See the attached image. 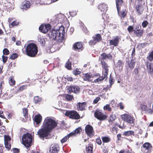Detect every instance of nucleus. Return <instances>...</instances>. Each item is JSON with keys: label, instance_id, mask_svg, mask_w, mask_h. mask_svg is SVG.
Listing matches in <instances>:
<instances>
[{"label": "nucleus", "instance_id": "nucleus-1", "mask_svg": "<svg viewBox=\"0 0 153 153\" xmlns=\"http://www.w3.org/2000/svg\"><path fill=\"white\" fill-rule=\"evenodd\" d=\"M57 125V123L55 120L50 117H47L43 123L42 128L38 131V134L40 137H45Z\"/></svg>", "mask_w": 153, "mask_h": 153}, {"label": "nucleus", "instance_id": "nucleus-2", "mask_svg": "<svg viewBox=\"0 0 153 153\" xmlns=\"http://www.w3.org/2000/svg\"><path fill=\"white\" fill-rule=\"evenodd\" d=\"M65 32L64 28L61 26L59 27L58 29H53L49 33L50 38L56 41L58 47H61L65 39Z\"/></svg>", "mask_w": 153, "mask_h": 153}, {"label": "nucleus", "instance_id": "nucleus-3", "mask_svg": "<svg viewBox=\"0 0 153 153\" xmlns=\"http://www.w3.org/2000/svg\"><path fill=\"white\" fill-rule=\"evenodd\" d=\"M26 52L27 55L34 57L36 56L38 52L37 47L36 45L31 43L28 45L26 48Z\"/></svg>", "mask_w": 153, "mask_h": 153}, {"label": "nucleus", "instance_id": "nucleus-4", "mask_svg": "<svg viewBox=\"0 0 153 153\" xmlns=\"http://www.w3.org/2000/svg\"><path fill=\"white\" fill-rule=\"evenodd\" d=\"M32 140V135L28 133H26L22 137V143L26 148L31 146Z\"/></svg>", "mask_w": 153, "mask_h": 153}, {"label": "nucleus", "instance_id": "nucleus-5", "mask_svg": "<svg viewBox=\"0 0 153 153\" xmlns=\"http://www.w3.org/2000/svg\"><path fill=\"white\" fill-rule=\"evenodd\" d=\"M65 115L72 119H78L80 118L79 114L75 111H66Z\"/></svg>", "mask_w": 153, "mask_h": 153}, {"label": "nucleus", "instance_id": "nucleus-6", "mask_svg": "<svg viewBox=\"0 0 153 153\" xmlns=\"http://www.w3.org/2000/svg\"><path fill=\"white\" fill-rule=\"evenodd\" d=\"M122 119L126 122L129 124H134V119L131 115L125 114L121 116Z\"/></svg>", "mask_w": 153, "mask_h": 153}, {"label": "nucleus", "instance_id": "nucleus-7", "mask_svg": "<svg viewBox=\"0 0 153 153\" xmlns=\"http://www.w3.org/2000/svg\"><path fill=\"white\" fill-rule=\"evenodd\" d=\"M152 148L151 144L148 142L145 143L141 147V150L144 153H150Z\"/></svg>", "mask_w": 153, "mask_h": 153}, {"label": "nucleus", "instance_id": "nucleus-8", "mask_svg": "<svg viewBox=\"0 0 153 153\" xmlns=\"http://www.w3.org/2000/svg\"><path fill=\"white\" fill-rule=\"evenodd\" d=\"M95 117L98 119L102 120L105 119L106 118V115L103 114L99 110H97L94 113Z\"/></svg>", "mask_w": 153, "mask_h": 153}, {"label": "nucleus", "instance_id": "nucleus-9", "mask_svg": "<svg viewBox=\"0 0 153 153\" xmlns=\"http://www.w3.org/2000/svg\"><path fill=\"white\" fill-rule=\"evenodd\" d=\"M101 39L102 38L100 35L99 34H97L94 37L93 40H90L89 42V44L90 45H94L97 42L100 41Z\"/></svg>", "mask_w": 153, "mask_h": 153}, {"label": "nucleus", "instance_id": "nucleus-10", "mask_svg": "<svg viewBox=\"0 0 153 153\" xmlns=\"http://www.w3.org/2000/svg\"><path fill=\"white\" fill-rule=\"evenodd\" d=\"M51 28V25L49 24L42 25L39 27V30L42 32L45 33L50 30Z\"/></svg>", "mask_w": 153, "mask_h": 153}, {"label": "nucleus", "instance_id": "nucleus-11", "mask_svg": "<svg viewBox=\"0 0 153 153\" xmlns=\"http://www.w3.org/2000/svg\"><path fill=\"white\" fill-rule=\"evenodd\" d=\"M59 150V147L58 144H53L50 147L49 153H57Z\"/></svg>", "mask_w": 153, "mask_h": 153}, {"label": "nucleus", "instance_id": "nucleus-12", "mask_svg": "<svg viewBox=\"0 0 153 153\" xmlns=\"http://www.w3.org/2000/svg\"><path fill=\"white\" fill-rule=\"evenodd\" d=\"M31 6L30 2L28 1H25L22 4L21 8L23 10H27Z\"/></svg>", "mask_w": 153, "mask_h": 153}, {"label": "nucleus", "instance_id": "nucleus-13", "mask_svg": "<svg viewBox=\"0 0 153 153\" xmlns=\"http://www.w3.org/2000/svg\"><path fill=\"white\" fill-rule=\"evenodd\" d=\"M85 131L88 136H90L94 135V131L92 127L90 125H87L85 127Z\"/></svg>", "mask_w": 153, "mask_h": 153}, {"label": "nucleus", "instance_id": "nucleus-14", "mask_svg": "<svg viewBox=\"0 0 153 153\" xmlns=\"http://www.w3.org/2000/svg\"><path fill=\"white\" fill-rule=\"evenodd\" d=\"M73 46L74 50L76 51L78 50L79 51H81L83 48L82 43L80 42H77L74 44Z\"/></svg>", "mask_w": 153, "mask_h": 153}, {"label": "nucleus", "instance_id": "nucleus-15", "mask_svg": "<svg viewBox=\"0 0 153 153\" xmlns=\"http://www.w3.org/2000/svg\"><path fill=\"white\" fill-rule=\"evenodd\" d=\"M68 89L69 91L76 94H78L79 91V88L77 86H70Z\"/></svg>", "mask_w": 153, "mask_h": 153}, {"label": "nucleus", "instance_id": "nucleus-16", "mask_svg": "<svg viewBox=\"0 0 153 153\" xmlns=\"http://www.w3.org/2000/svg\"><path fill=\"white\" fill-rule=\"evenodd\" d=\"M146 67L148 73L153 75V63L148 62L146 64Z\"/></svg>", "mask_w": 153, "mask_h": 153}, {"label": "nucleus", "instance_id": "nucleus-17", "mask_svg": "<svg viewBox=\"0 0 153 153\" xmlns=\"http://www.w3.org/2000/svg\"><path fill=\"white\" fill-rule=\"evenodd\" d=\"M98 8L101 11L105 12L108 10V6L104 3H101L98 5Z\"/></svg>", "mask_w": 153, "mask_h": 153}, {"label": "nucleus", "instance_id": "nucleus-18", "mask_svg": "<svg viewBox=\"0 0 153 153\" xmlns=\"http://www.w3.org/2000/svg\"><path fill=\"white\" fill-rule=\"evenodd\" d=\"M119 41V38L118 37H116L110 40L109 43L111 45H113L114 46H116L118 45Z\"/></svg>", "mask_w": 153, "mask_h": 153}, {"label": "nucleus", "instance_id": "nucleus-19", "mask_svg": "<svg viewBox=\"0 0 153 153\" xmlns=\"http://www.w3.org/2000/svg\"><path fill=\"white\" fill-rule=\"evenodd\" d=\"M134 33L136 34V35L138 37H140L142 36L143 34V30H140L137 27L135 28V29L134 30Z\"/></svg>", "mask_w": 153, "mask_h": 153}, {"label": "nucleus", "instance_id": "nucleus-20", "mask_svg": "<svg viewBox=\"0 0 153 153\" xmlns=\"http://www.w3.org/2000/svg\"><path fill=\"white\" fill-rule=\"evenodd\" d=\"M42 117L40 114L36 115L34 117V121L37 124L40 123L42 120Z\"/></svg>", "mask_w": 153, "mask_h": 153}, {"label": "nucleus", "instance_id": "nucleus-21", "mask_svg": "<svg viewBox=\"0 0 153 153\" xmlns=\"http://www.w3.org/2000/svg\"><path fill=\"white\" fill-rule=\"evenodd\" d=\"M136 9L139 15L142 13L143 10V8L142 6L140 5H137L136 7Z\"/></svg>", "mask_w": 153, "mask_h": 153}, {"label": "nucleus", "instance_id": "nucleus-22", "mask_svg": "<svg viewBox=\"0 0 153 153\" xmlns=\"http://www.w3.org/2000/svg\"><path fill=\"white\" fill-rule=\"evenodd\" d=\"M85 102L79 103L77 105V109L78 110H83L85 109Z\"/></svg>", "mask_w": 153, "mask_h": 153}, {"label": "nucleus", "instance_id": "nucleus-23", "mask_svg": "<svg viewBox=\"0 0 153 153\" xmlns=\"http://www.w3.org/2000/svg\"><path fill=\"white\" fill-rule=\"evenodd\" d=\"M128 63L129 67L131 68H133L134 66L135 62L133 59L128 60Z\"/></svg>", "mask_w": 153, "mask_h": 153}, {"label": "nucleus", "instance_id": "nucleus-24", "mask_svg": "<svg viewBox=\"0 0 153 153\" xmlns=\"http://www.w3.org/2000/svg\"><path fill=\"white\" fill-rule=\"evenodd\" d=\"M82 129L80 128L79 127L78 128H76L74 131H73L71 133H72V134H71V136H75L77 134H78L79 133L80 131H81Z\"/></svg>", "mask_w": 153, "mask_h": 153}, {"label": "nucleus", "instance_id": "nucleus-25", "mask_svg": "<svg viewBox=\"0 0 153 153\" xmlns=\"http://www.w3.org/2000/svg\"><path fill=\"white\" fill-rule=\"evenodd\" d=\"M72 133H70L68 135L65 136L61 140V142L62 143H63L67 141L69 138L71 136Z\"/></svg>", "mask_w": 153, "mask_h": 153}, {"label": "nucleus", "instance_id": "nucleus-26", "mask_svg": "<svg viewBox=\"0 0 153 153\" xmlns=\"http://www.w3.org/2000/svg\"><path fill=\"white\" fill-rule=\"evenodd\" d=\"M103 79L104 78H103L102 76H100L94 80L93 79V81H91V82L95 83H99L100 82H101Z\"/></svg>", "mask_w": 153, "mask_h": 153}, {"label": "nucleus", "instance_id": "nucleus-27", "mask_svg": "<svg viewBox=\"0 0 153 153\" xmlns=\"http://www.w3.org/2000/svg\"><path fill=\"white\" fill-rule=\"evenodd\" d=\"M41 100L42 99L38 96H36L34 98V102L36 104H39Z\"/></svg>", "mask_w": 153, "mask_h": 153}, {"label": "nucleus", "instance_id": "nucleus-28", "mask_svg": "<svg viewBox=\"0 0 153 153\" xmlns=\"http://www.w3.org/2000/svg\"><path fill=\"white\" fill-rule=\"evenodd\" d=\"M84 80L93 81V79H91V77L88 74H85L84 78Z\"/></svg>", "mask_w": 153, "mask_h": 153}, {"label": "nucleus", "instance_id": "nucleus-29", "mask_svg": "<svg viewBox=\"0 0 153 153\" xmlns=\"http://www.w3.org/2000/svg\"><path fill=\"white\" fill-rule=\"evenodd\" d=\"M54 45H53L52 46H51L50 47L47 48L46 50L47 52L48 53H52L55 51V50L54 48Z\"/></svg>", "mask_w": 153, "mask_h": 153}, {"label": "nucleus", "instance_id": "nucleus-30", "mask_svg": "<svg viewBox=\"0 0 153 153\" xmlns=\"http://www.w3.org/2000/svg\"><path fill=\"white\" fill-rule=\"evenodd\" d=\"M123 65V62L121 60H119L117 64V67L120 69H122Z\"/></svg>", "mask_w": 153, "mask_h": 153}, {"label": "nucleus", "instance_id": "nucleus-31", "mask_svg": "<svg viewBox=\"0 0 153 153\" xmlns=\"http://www.w3.org/2000/svg\"><path fill=\"white\" fill-rule=\"evenodd\" d=\"M134 132L132 131H126L123 133L124 135L126 136H129L131 135H134Z\"/></svg>", "mask_w": 153, "mask_h": 153}, {"label": "nucleus", "instance_id": "nucleus-32", "mask_svg": "<svg viewBox=\"0 0 153 153\" xmlns=\"http://www.w3.org/2000/svg\"><path fill=\"white\" fill-rule=\"evenodd\" d=\"M12 96L13 95L11 94H9L8 93H6L4 96V99L8 100L10 99Z\"/></svg>", "mask_w": 153, "mask_h": 153}, {"label": "nucleus", "instance_id": "nucleus-33", "mask_svg": "<svg viewBox=\"0 0 153 153\" xmlns=\"http://www.w3.org/2000/svg\"><path fill=\"white\" fill-rule=\"evenodd\" d=\"M147 59L150 61H153V51H152L147 57Z\"/></svg>", "mask_w": 153, "mask_h": 153}, {"label": "nucleus", "instance_id": "nucleus-34", "mask_svg": "<svg viewBox=\"0 0 153 153\" xmlns=\"http://www.w3.org/2000/svg\"><path fill=\"white\" fill-rule=\"evenodd\" d=\"M108 69H105L103 71V76L102 77L104 78V79L106 77H107V76L108 73Z\"/></svg>", "mask_w": 153, "mask_h": 153}, {"label": "nucleus", "instance_id": "nucleus-35", "mask_svg": "<svg viewBox=\"0 0 153 153\" xmlns=\"http://www.w3.org/2000/svg\"><path fill=\"white\" fill-rule=\"evenodd\" d=\"M123 0H116V7L118 13L119 11V5L121 4Z\"/></svg>", "mask_w": 153, "mask_h": 153}, {"label": "nucleus", "instance_id": "nucleus-36", "mask_svg": "<svg viewBox=\"0 0 153 153\" xmlns=\"http://www.w3.org/2000/svg\"><path fill=\"white\" fill-rule=\"evenodd\" d=\"M65 67L66 68L69 70L71 69V62L69 61V60H68V61L66 62L65 65Z\"/></svg>", "mask_w": 153, "mask_h": 153}, {"label": "nucleus", "instance_id": "nucleus-37", "mask_svg": "<svg viewBox=\"0 0 153 153\" xmlns=\"http://www.w3.org/2000/svg\"><path fill=\"white\" fill-rule=\"evenodd\" d=\"M92 147L91 146H89L87 147L86 146V150L87 153H92Z\"/></svg>", "mask_w": 153, "mask_h": 153}, {"label": "nucleus", "instance_id": "nucleus-38", "mask_svg": "<svg viewBox=\"0 0 153 153\" xmlns=\"http://www.w3.org/2000/svg\"><path fill=\"white\" fill-rule=\"evenodd\" d=\"M15 81L13 79V77L10 76L9 80V83L10 85H14L15 84Z\"/></svg>", "mask_w": 153, "mask_h": 153}, {"label": "nucleus", "instance_id": "nucleus-39", "mask_svg": "<svg viewBox=\"0 0 153 153\" xmlns=\"http://www.w3.org/2000/svg\"><path fill=\"white\" fill-rule=\"evenodd\" d=\"M101 64L102 65V67H103L104 69L108 68L106 62L102 60H101Z\"/></svg>", "mask_w": 153, "mask_h": 153}, {"label": "nucleus", "instance_id": "nucleus-40", "mask_svg": "<svg viewBox=\"0 0 153 153\" xmlns=\"http://www.w3.org/2000/svg\"><path fill=\"white\" fill-rule=\"evenodd\" d=\"M73 98L72 95L69 94L65 95V98L68 101H70Z\"/></svg>", "mask_w": 153, "mask_h": 153}, {"label": "nucleus", "instance_id": "nucleus-41", "mask_svg": "<svg viewBox=\"0 0 153 153\" xmlns=\"http://www.w3.org/2000/svg\"><path fill=\"white\" fill-rule=\"evenodd\" d=\"M4 142H8L11 140L10 137L8 136L5 135L4 136Z\"/></svg>", "mask_w": 153, "mask_h": 153}, {"label": "nucleus", "instance_id": "nucleus-42", "mask_svg": "<svg viewBox=\"0 0 153 153\" xmlns=\"http://www.w3.org/2000/svg\"><path fill=\"white\" fill-rule=\"evenodd\" d=\"M103 109L104 110H107L109 111H111V109L110 107V105L109 104H106L105 106L103 107Z\"/></svg>", "mask_w": 153, "mask_h": 153}, {"label": "nucleus", "instance_id": "nucleus-43", "mask_svg": "<svg viewBox=\"0 0 153 153\" xmlns=\"http://www.w3.org/2000/svg\"><path fill=\"white\" fill-rule=\"evenodd\" d=\"M100 58L101 59V60H104L105 59L107 58L106 54L105 53H102L101 55Z\"/></svg>", "mask_w": 153, "mask_h": 153}, {"label": "nucleus", "instance_id": "nucleus-44", "mask_svg": "<svg viewBox=\"0 0 153 153\" xmlns=\"http://www.w3.org/2000/svg\"><path fill=\"white\" fill-rule=\"evenodd\" d=\"M18 57V54L16 53H14L13 54L10 56V58L11 59H14Z\"/></svg>", "mask_w": 153, "mask_h": 153}, {"label": "nucleus", "instance_id": "nucleus-45", "mask_svg": "<svg viewBox=\"0 0 153 153\" xmlns=\"http://www.w3.org/2000/svg\"><path fill=\"white\" fill-rule=\"evenodd\" d=\"M102 140L103 142L107 143L110 141V139L107 137H104L102 138Z\"/></svg>", "mask_w": 153, "mask_h": 153}, {"label": "nucleus", "instance_id": "nucleus-46", "mask_svg": "<svg viewBox=\"0 0 153 153\" xmlns=\"http://www.w3.org/2000/svg\"><path fill=\"white\" fill-rule=\"evenodd\" d=\"M2 58L3 63H5L7 60L8 57L7 56H5L3 55L2 56Z\"/></svg>", "mask_w": 153, "mask_h": 153}, {"label": "nucleus", "instance_id": "nucleus-47", "mask_svg": "<svg viewBox=\"0 0 153 153\" xmlns=\"http://www.w3.org/2000/svg\"><path fill=\"white\" fill-rule=\"evenodd\" d=\"M126 10H123L120 12V15L123 17H124L126 15Z\"/></svg>", "mask_w": 153, "mask_h": 153}, {"label": "nucleus", "instance_id": "nucleus-48", "mask_svg": "<svg viewBox=\"0 0 153 153\" xmlns=\"http://www.w3.org/2000/svg\"><path fill=\"white\" fill-rule=\"evenodd\" d=\"M116 118V116L114 115H111L110 117L109 120V122H112L115 120Z\"/></svg>", "mask_w": 153, "mask_h": 153}, {"label": "nucleus", "instance_id": "nucleus-49", "mask_svg": "<svg viewBox=\"0 0 153 153\" xmlns=\"http://www.w3.org/2000/svg\"><path fill=\"white\" fill-rule=\"evenodd\" d=\"M39 41L42 44V45H44L45 43V41L44 38H40L39 39Z\"/></svg>", "mask_w": 153, "mask_h": 153}, {"label": "nucleus", "instance_id": "nucleus-50", "mask_svg": "<svg viewBox=\"0 0 153 153\" xmlns=\"http://www.w3.org/2000/svg\"><path fill=\"white\" fill-rule=\"evenodd\" d=\"M3 54L4 55H8L9 53V51L7 48H4L3 51Z\"/></svg>", "mask_w": 153, "mask_h": 153}, {"label": "nucleus", "instance_id": "nucleus-51", "mask_svg": "<svg viewBox=\"0 0 153 153\" xmlns=\"http://www.w3.org/2000/svg\"><path fill=\"white\" fill-rule=\"evenodd\" d=\"M73 73L75 75H77L80 74L81 73V71H79V69L77 68L76 70L73 71Z\"/></svg>", "mask_w": 153, "mask_h": 153}, {"label": "nucleus", "instance_id": "nucleus-52", "mask_svg": "<svg viewBox=\"0 0 153 153\" xmlns=\"http://www.w3.org/2000/svg\"><path fill=\"white\" fill-rule=\"evenodd\" d=\"M148 24V22L146 21H144L142 24V25L143 28H145L146 27Z\"/></svg>", "mask_w": 153, "mask_h": 153}, {"label": "nucleus", "instance_id": "nucleus-53", "mask_svg": "<svg viewBox=\"0 0 153 153\" xmlns=\"http://www.w3.org/2000/svg\"><path fill=\"white\" fill-rule=\"evenodd\" d=\"M5 147L8 150L10 149L11 147V145L8 142H4Z\"/></svg>", "mask_w": 153, "mask_h": 153}, {"label": "nucleus", "instance_id": "nucleus-54", "mask_svg": "<svg viewBox=\"0 0 153 153\" xmlns=\"http://www.w3.org/2000/svg\"><path fill=\"white\" fill-rule=\"evenodd\" d=\"M141 109L142 111L146 112L147 109V108L146 105H143L141 106Z\"/></svg>", "mask_w": 153, "mask_h": 153}, {"label": "nucleus", "instance_id": "nucleus-55", "mask_svg": "<svg viewBox=\"0 0 153 153\" xmlns=\"http://www.w3.org/2000/svg\"><path fill=\"white\" fill-rule=\"evenodd\" d=\"M24 116L25 117L27 115L28 110L26 108H24L23 109Z\"/></svg>", "mask_w": 153, "mask_h": 153}, {"label": "nucleus", "instance_id": "nucleus-56", "mask_svg": "<svg viewBox=\"0 0 153 153\" xmlns=\"http://www.w3.org/2000/svg\"><path fill=\"white\" fill-rule=\"evenodd\" d=\"M127 30L129 33H131L133 30V27L131 26H129L127 28Z\"/></svg>", "mask_w": 153, "mask_h": 153}, {"label": "nucleus", "instance_id": "nucleus-57", "mask_svg": "<svg viewBox=\"0 0 153 153\" xmlns=\"http://www.w3.org/2000/svg\"><path fill=\"white\" fill-rule=\"evenodd\" d=\"M18 24V23L16 21H14L11 24V25L12 27H13L16 26Z\"/></svg>", "mask_w": 153, "mask_h": 153}, {"label": "nucleus", "instance_id": "nucleus-58", "mask_svg": "<svg viewBox=\"0 0 153 153\" xmlns=\"http://www.w3.org/2000/svg\"><path fill=\"white\" fill-rule=\"evenodd\" d=\"M100 100V98L99 97H97L94 99L93 101V102L95 103H97Z\"/></svg>", "mask_w": 153, "mask_h": 153}, {"label": "nucleus", "instance_id": "nucleus-59", "mask_svg": "<svg viewBox=\"0 0 153 153\" xmlns=\"http://www.w3.org/2000/svg\"><path fill=\"white\" fill-rule=\"evenodd\" d=\"M114 81H113V79L110 76L109 79V82L110 84V85H111L114 83Z\"/></svg>", "mask_w": 153, "mask_h": 153}, {"label": "nucleus", "instance_id": "nucleus-60", "mask_svg": "<svg viewBox=\"0 0 153 153\" xmlns=\"http://www.w3.org/2000/svg\"><path fill=\"white\" fill-rule=\"evenodd\" d=\"M70 15L72 16H74L76 15L77 14L76 12L75 11L70 12Z\"/></svg>", "mask_w": 153, "mask_h": 153}, {"label": "nucleus", "instance_id": "nucleus-61", "mask_svg": "<svg viewBox=\"0 0 153 153\" xmlns=\"http://www.w3.org/2000/svg\"><path fill=\"white\" fill-rule=\"evenodd\" d=\"M119 105L120 108L121 109L123 110L124 108V106H123L122 102H120L119 103Z\"/></svg>", "mask_w": 153, "mask_h": 153}, {"label": "nucleus", "instance_id": "nucleus-62", "mask_svg": "<svg viewBox=\"0 0 153 153\" xmlns=\"http://www.w3.org/2000/svg\"><path fill=\"white\" fill-rule=\"evenodd\" d=\"M153 111L151 109H147V111L146 112V113H149L150 114H152V113Z\"/></svg>", "mask_w": 153, "mask_h": 153}, {"label": "nucleus", "instance_id": "nucleus-63", "mask_svg": "<svg viewBox=\"0 0 153 153\" xmlns=\"http://www.w3.org/2000/svg\"><path fill=\"white\" fill-rule=\"evenodd\" d=\"M3 111H0V117L3 119H6L5 117L3 116Z\"/></svg>", "mask_w": 153, "mask_h": 153}, {"label": "nucleus", "instance_id": "nucleus-64", "mask_svg": "<svg viewBox=\"0 0 153 153\" xmlns=\"http://www.w3.org/2000/svg\"><path fill=\"white\" fill-rule=\"evenodd\" d=\"M96 142L99 145L101 144L102 143L101 141L100 138L97 139Z\"/></svg>", "mask_w": 153, "mask_h": 153}]
</instances>
